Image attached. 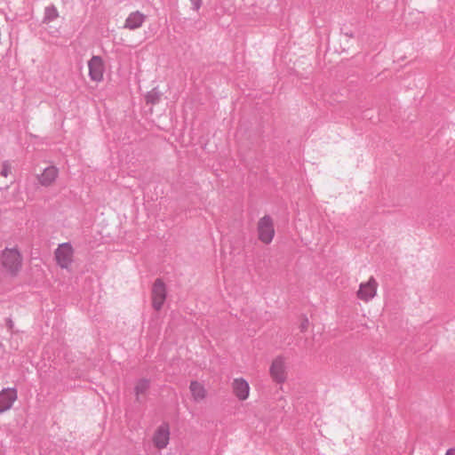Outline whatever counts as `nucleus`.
Instances as JSON below:
<instances>
[{"label":"nucleus","mask_w":455,"mask_h":455,"mask_svg":"<svg viewBox=\"0 0 455 455\" xmlns=\"http://www.w3.org/2000/svg\"><path fill=\"white\" fill-rule=\"evenodd\" d=\"M0 267L8 276L18 275L22 267V256L17 247H5L0 251Z\"/></svg>","instance_id":"1"},{"label":"nucleus","mask_w":455,"mask_h":455,"mask_svg":"<svg viewBox=\"0 0 455 455\" xmlns=\"http://www.w3.org/2000/svg\"><path fill=\"white\" fill-rule=\"evenodd\" d=\"M56 265L62 270L72 271L76 261V249L69 243H60L53 252Z\"/></svg>","instance_id":"2"},{"label":"nucleus","mask_w":455,"mask_h":455,"mask_svg":"<svg viewBox=\"0 0 455 455\" xmlns=\"http://www.w3.org/2000/svg\"><path fill=\"white\" fill-rule=\"evenodd\" d=\"M268 373L274 383L277 385L285 383L288 379L286 359L282 355L275 356L270 363Z\"/></svg>","instance_id":"3"},{"label":"nucleus","mask_w":455,"mask_h":455,"mask_svg":"<svg viewBox=\"0 0 455 455\" xmlns=\"http://www.w3.org/2000/svg\"><path fill=\"white\" fill-rule=\"evenodd\" d=\"M257 234L259 240L265 244H269L273 241L275 231L274 220L270 216L265 215L259 220Z\"/></svg>","instance_id":"4"},{"label":"nucleus","mask_w":455,"mask_h":455,"mask_svg":"<svg viewBox=\"0 0 455 455\" xmlns=\"http://www.w3.org/2000/svg\"><path fill=\"white\" fill-rule=\"evenodd\" d=\"M378 288L379 283L375 277L370 276L366 281L359 284L356 291V298L361 301L368 303L377 296Z\"/></svg>","instance_id":"5"},{"label":"nucleus","mask_w":455,"mask_h":455,"mask_svg":"<svg viewBox=\"0 0 455 455\" xmlns=\"http://www.w3.org/2000/svg\"><path fill=\"white\" fill-rule=\"evenodd\" d=\"M60 175V170L55 165H48L36 175L37 184L44 188L52 187Z\"/></svg>","instance_id":"6"},{"label":"nucleus","mask_w":455,"mask_h":455,"mask_svg":"<svg viewBox=\"0 0 455 455\" xmlns=\"http://www.w3.org/2000/svg\"><path fill=\"white\" fill-rule=\"evenodd\" d=\"M171 429L167 423H162L152 435V443L156 449L164 450L170 443Z\"/></svg>","instance_id":"7"},{"label":"nucleus","mask_w":455,"mask_h":455,"mask_svg":"<svg viewBox=\"0 0 455 455\" xmlns=\"http://www.w3.org/2000/svg\"><path fill=\"white\" fill-rule=\"evenodd\" d=\"M89 76L91 80L99 84L104 79L105 63L101 57L93 56L88 61Z\"/></svg>","instance_id":"8"},{"label":"nucleus","mask_w":455,"mask_h":455,"mask_svg":"<svg viewBox=\"0 0 455 455\" xmlns=\"http://www.w3.org/2000/svg\"><path fill=\"white\" fill-rule=\"evenodd\" d=\"M166 295L167 292L164 283L160 279L156 280L151 294L152 307L155 310L159 311L163 307Z\"/></svg>","instance_id":"9"},{"label":"nucleus","mask_w":455,"mask_h":455,"mask_svg":"<svg viewBox=\"0 0 455 455\" xmlns=\"http://www.w3.org/2000/svg\"><path fill=\"white\" fill-rule=\"evenodd\" d=\"M188 391L190 399L196 403H202L209 397V392L205 385L196 379H193L189 382Z\"/></svg>","instance_id":"10"},{"label":"nucleus","mask_w":455,"mask_h":455,"mask_svg":"<svg viewBox=\"0 0 455 455\" xmlns=\"http://www.w3.org/2000/svg\"><path fill=\"white\" fill-rule=\"evenodd\" d=\"M231 387L232 392L237 400L243 402L250 397L251 387L245 379L242 377L234 379L231 384Z\"/></svg>","instance_id":"11"},{"label":"nucleus","mask_w":455,"mask_h":455,"mask_svg":"<svg viewBox=\"0 0 455 455\" xmlns=\"http://www.w3.org/2000/svg\"><path fill=\"white\" fill-rule=\"evenodd\" d=\"M18 398L17 390L13 387L0 391V414L9 411Z\"/></svg>","instance_id":"12"},{"label":"nucleus","mask_w":455,"mask_h":455,"mask_svg":"<svg viewBox=\"0 0 455 455\" xmlns=\"http://www.w3.org/2000/svg\"><path fill=\"white\" fill-rule=\"evenodd\" d=\"M146 18V15L140 11L132 12L125 19L124 28L128 30L140 28L145 23Z\"/></svg>","instance_id":"13"},{"label":"nucleus","mask_w":455,"mask_h":455,"mask_svg":"<svg viewBox=\"0 0 455 455\" xmlns=\"http://www.w3.org/2000/svg\"><path fill=\"white\" fill-rule=\"evenodd\" d=\"M149 387L150 381L147 379H140L136 381L134 385V395L137 401H140L141 398L146 396Z\"/></svg>","instance_id":"14"},{"label":"nucleus","mask_w":455,"mask_h":455,"mask_svg":"<svg viewBox=\"0 0 455 455\" xmlns=\"http://www.w3.org/2000/svg\"><path fill=\"white\" fill-rule=\"evenodd\" d=\"M60 16L58 9L53 6H48L44 11V22L49 24L58 19Z\"/></svg>","instance_id":"15"},{"label":"nucleus","mask_w":455,"mask_h":455,"mask_svg":"<svg viewBox=\"0 0 455 455\" xmlns=\"http://www.w3.org/2000/svg\"><path fill=\"white\" fill-rule=\"evenodd\" d=\"M159 98H160L159 93L156 90H153L147 93L146 101H147V103L156 104L158 102Z\"/></svg>","instance_id":"16"},{"label":"nucleus","mask_w":455,"mask_h":455,"mask_svg":"<svg viewBox=\"0 0 455 455\" xmlns=\"http://www.w3.org/2000/svg\"><path fill=\"white\" fill-rule=\"evenodd\" d=\"M12 173V165L8 162H4L0 166V175L7 178Z\"/></svg>","instance_id":"17"},{"label":"nucleus","mask_w":455,"mask_h":455,"mask_svg":"<svg viewBox=\"0 0 455 455\" xmlns=\"http://www.w3.org/2000/svg\"><path fill=\"white\" fill-rule=\"evenodd\" d=\"M299 328L301 331L305 332L310 328V322L307 316L299 318Z\"/></svg>","instance_id":"18"},{"label":"nucleus","mask_w":455,"mask_h":455,"mask_svg":"<svg viewBox=\"0 0 455 455\" xmlns=\"http://www.w3.org/2000/svg\"><path fill=\"white\" fill-rule=\"evenodd\" d=\"M445 455H455V447H454V448H451V449H449V450L446 451Z\"/></svg>","instance_id":"19"}]
</instances>
